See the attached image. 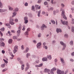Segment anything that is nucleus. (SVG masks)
Here are the masks:
<instances>
[{"label":"nucleus","instance_id":"nucleus-58","mask_svg":"<svg viewBox=\"0 0 74 74\" xmlns=\"http://www.w3.org/2000/svg\"><path fill=\"white\" fill-rule=\"evenodd\" d=\"M10 23V24H11L12 25H14V23L13 22H11V23Z\"/></svg>","mask_w":74,"mask_h":74},{"label":"nucleus","instance_id":"nucleus-59","mask_svg":"<svg viewBox=\"0 0 74 74\" xmlns=\"http://www.w3.org/2000/svg\"><path fill=\"white\" fill-rule=\"evenodd\" d=\"M8 33L10 35V36H11V32L10 31H8Z\"/></svg>","mask_w":74,"mask_h":74},{"label":"nucleus","instance_id":"nucleus-33","mask_svg":"<svg viewBox=\"0 0 74 74\" xmlns=\"http://www.w3.org/2000/svg\"><path fill=\"white\" fill-rule=\"evenodd\" d=\"M5 29L4 28V27H3L0 29V30L2 32H3L4 31Z\"/></svg>","mask_w":74,"mask_h":74},{"label":"nucleus","instance_id":"nucleus-9","mask_svg":"<svg viewBox=\"0 0 74 74\" xmlns=\"http://www.w3.org/2000/svg\"><path fill=\"white\" fill-rule=\"evenodd\" d=\"M62 24L63 25H67L68 24V21H64L62 22Z\"/></svg>","mask_w":74,"mask_h":74},{"label":"nucleus","instance_id":"nucleus-21","mask_svg":"<svg viewBox=\"0 0 74 74\" xmlns=\"http://www.w3.org/2000/svg\"><path fill=\"white\" fill-rule=\"evenodd\" d=\"M24 67H25V65L23 64H22L21 65V70H24Z\"/></svg>","mask_w":74,"mask_h":74},{"label":"nucleus","instance_id":"nucleus-4","mask_svg":"<svg viewBox=\"0 0 74 74\" xmlns=\"http://www.w3.org/2000/svg\"><path fill=\"white\" fill-rule=\"evenodd\" d=\"M18 29L19 30L17 31V33H21V29H22V25H21V24H20L19 27H18Z\"/></svg>","mask_w":74,"mask_h":74},{"label":"nucleus","instance_id":"nucleus-64","mask_svg":"<svg viewBox=\"0 0 74 74\" xmlns=\"http://www.w3.org/2000/svg\"><path fill=\"white\" fill-rule=\"evenodd\" d=\"M30 28H28L27 29V32H29L30 31Z\"/></svg>","mask_w":74,"mask_h":74},{"label":"nucleus","instance_id":"nucleus-49","mask_svg":"<svg viewBox=\"0 0 74 74\" xmlns=\"http://www.w3.org/2000/svg\"><path fill=\"white\" fill-rule=\"evenodd\" d=\"M35 62L36 63H39V60H36V61Z\"/></svg>","mask_w":74,"mask_h":74},{"label":"nucleus","instance_id":"nucleus-22","mask_svg":"<svg viewBox=\"0 0 74 74\" xmlns=\"http://www.w3.org/2000/svg\"><path fill=\"white\" fill-rule=\"evenodd\" d=\"M29 32H28V31H26L24 33V35L25 36H27L28 35H29Z\"/></svg>","mask_w":74,"mask_h":74},{"label":"nucleus","instance_id":"nucleus-28","mask_svg":"<svg viewBox=\"0 0 74 74\" xmlns=\"http://www.w3.org/2000/svg\"><path fill=\"white\" fill-rule=\"evenodd\" d=\"M0 8H3V4L1 3L0 0Z\"/></svg>","mask_w":74,"mask_h":74},{"label":"nucleus","instance_id":"nucleus-60","mask_svg":"<svg viewBox=\"0 0 74 74\" xmlns=\"http://www.w3.org/2000/svg\"><path fill=\"white\" fill-rule=\"evenodd\" d=\"M71 56H74V52H72L71 53Z\"/></svg>","mask_w":74,"mask_h":74},{"label":"nucleus","instance_id":"nucleus-20","mask_svg":"<svg viewBox=\"0 0 74 74\" xmlns=\"http://www.w3.org/2000/svg\"><path fill=\"white\" fill-rule=\"evenodd\" d=\"M60 44L61 45H62V46H63V45H65V44H64V42L62 41L60 42Z\"/></svg>","mask_w":74,"mask_h":74},{"label":"nucleus","instance_id":"nucleus-45","mask_svg":"<svg viewBox=\"0 0 74 74\" xmlns=\"http://www.w3.org/2000/svg\"><path fill=\"white\" fill-rule=\"evenodd\" d=\"M44 4H45V5H47L48 4V2L47 1L45 2H44Z\"/></svg>","mask_w":74,"mask_h":74},{"label":"nucleus","instance_id":"nucleus-52","mask_svg":"<svg viewBox=\"0 0 74 74\" xmlns=\"http://www.w3.org/2000/svg\"><path fill=\"white\" fill-rule=\"evenodd\" d=\"M3 60L4 61V62L5 63H8V61H6V60H5V59H3Z\"/></svg>","mask_w":74,"mask_h":74},{"label":"nucleus","instance_id":"nucleus-15","mask_svg":"<svg viewBox=\"0 0 74 74\" xmlns=\"http://www.w3.org/2000/svg\"><path fill=\"white\" fill-rule=\"evenodd\" d=\"M10 21L9 22V23H11V22H13L14 21V19L12 18H11V17H10Z\"/></svg>","mask_w":74,"mask_h":74},{"label":"nucleus","instance_id":"nucleus-50","mask_svg":"<svg viewBox=\"0 0 74 74\" xmlns=\"http://www.w3.org/2000/svg\"><path fill=\"white\" fill-rule=\"evenodd\" d=\"M21 58H17V60L18 61H21Z\"/></svg>","mask_w":74,"mask_h":74},{"label":"nucleus","instance_id":"nucleus-54","mask_svg":"<svg viewBox=\"0 0 74 74\" xmlns=\"http://www.w3.org/2000/svg\"><path fill=\"white\" fill-rule=\"evenodd\" d=\"M61 6L63 8V7H64V5L63 3H62L61 4Z\"/></svg>","mask_w":74,"mask_h":74},{"label":"nucleus","instance_id":"nucleus-16","mask_svg":"<svg viewBox=\"0 0 74 74\" xmlns=\"http://www.w3.org/2000/svg\"><path fill=\"white\" fill-rule=\"evenodd\" d=\"M50 71V70L49 69H47L46 68L44 70V72L47 73V72H49Z\"/></svg>","mask_w":74,"mask_h":74},{"label":"nucleus","instance_id":"nucleus-17","mask_svg":"<svg viewBox=\"0 0 74 74\" xmlns=\"http://www.w3.org/2000/svg\"><path fill=\"white\" fill-rule=\"evenodd\" d=\"M41 10H40L39 12H38V17L40 16V14H41Z\"/></svg>","mask_w":74,"mask_h":74},{"label":"nucleus","instance_id":"nucleus-1","mask_svg":"<svg viewBox=\"0 0 74 74\" xmlns=\"http://www.w3.org/2000/svg\"><path fill=\"white\" fill-rule=\"evenodd\" d=\"M64 14H65V11L64 9H63L62 11L61 15L62 16L63 18L64 19L67 20V17L66 16V15Z\"/></svg>","mask_w":74,"mask_h":74},{"label":"nucleus","instance_id":"nucleus-39","mask_svg":"<svg viewBox=\"0 0 74 74\" xmlns=\"http://www.w3.org/2000/svg\"><path fill=\"white\" fill-rule=\"evenodd\" d=\"M41 33H39L38 35V37H41Z\"/></svg>","mask_w":74,"mask_h":74},{"label":"nucleus","instance_id":"nucleus-48","mask_svg":"<svg viewBox=\"0 0 74 74\" xmlns=\"http://www.w3.org/2000/svg\"><path fill=\"white\" fill-rule=\"evenodd\" d=\"M22 30L24 31L25 30V26H23V29H22Z\"/></svg>","mask_w":74,"mask_h":74},{"label":"nucleus","instance_id":"nucleus-51","mask_svg":"<svg viewBox=\"0 0 74 74\" xmlns=\"http://www.w3.org/2000/svg\"><path fill=\"white\" fill-rule=\"evenodd\" d=\"M20 63L21 64H23V62L22 60H21L20 61Z\"/></svg>","mask_w":74,"mask_h":74},{"label":"nucleus","instance_id":"nucleus-30","mask_svg":"<svg viewBox=\"0 0 74 74\" xmlns=\"http://www.w3.org/2000/svg\"><path fill=\"white\" fill-rule=\"evenodd\" d=\"M61 59V62H62V64L64 63V60L62 58H60Z\"/></svg>","mask_w":74,"mask_h":74},{"label":"nucleus","instance_id":"nucleus-19","mask_svg":"<svg viewBox=\"0 0 74 74\" xmlns=\"http://www.w3.org/2000/svg\"><path fill=\"white\" fill-rule=\"evenodd\" d=\"M19 11V8H16L14 9V11L15 12H18Z\"/></svg>","mask_w":74,"mask_h":74},{"label":"nucleus","instance_id":"nucleus-41","mask_svg":"<svg viewBox=\"0 0 74 74\" xmlns=\"http://www.w3.org/2000/svg\"><path fill=\"white\" fill-rule=\"evenodd\" d=\"M51 22L53 24V25L55 24V22L54 20L51 21Z\"/></svg>","mask_w":74,"mask_h":74},{"label":"nucleus","instance_id":"nucleus-44","mask_svg":"<svg viewBox=\"0 0 74 74\" xmlns=\"http://www.w3.org/2000/svg\"><path fill=\"white\" fill-rule=\"evenodd\" d=\"M27 19H28V18H27V16L25 17L24 18V20H27Z\"/></svg>","mask_w":74,"mask_h":74},{"label":"nucleus","instance_id":"nucleus-57","mask_svg":"<svg viewBox=\"0 0 74 74\" xmlns=\"http://www.w3.org/2000/svg\"><path fill=\"white\" fill-rule=\"evenodd\" d=\"M50 10L51 11H53V8L51 7L50 8Z\"/></svg>","mask_w":74,"mask_h":74},{"label":"nucleus","instance_id":"nucleus-18","mask_svg":"<svg viewBox=\"0 0 74 74\" xmlns=\"http://www.w3.org/2000/svg\"><path fill=\"white\" fill-rule=\"evenodd\" d=\"M42 60L43 62H44L45 61H47V58L46 57H44L43 58H42Z\"/></svg>","mask_w":74,"mask_h":74},{"label":"nucleus","instance_id":"nucleus-11","mask_svg":"<svg viewBox=\"0 0 74 74\" xmlns=\"http://www.w3.org/2000/svg\"><path fill=\"white\" fill-rule=\"evenodd\" d=\"M0 43V46H1V47H4V45H5V44H4V42H1Z\"/></svg>","mask_w":74,"mask_h":74},{"label":"nucleus","instance_id":"nucleus-38","mask_svg":"<svg viewBox=\"0 0 74 74\" xmlns=\"http://www.w3.org/2000/svg\"><path fill=\"white\" fill-rule=\"evenodd\" d=\"M3 12H6L7 11V10L6 9H2Z\"/></svg>","mask_w":74,"mask_h":74},{"label":"nucleus","instance_id":"nucleus-7","mask_svg":"<svg viewBox=\"0 0 74 74\" xmlns=\"http://www.w3.org/2000/svg\"><path fill=\"white\" fill-rule=\"evenodd\" d=\"M47 26H45L44 24H43L42 26L41 27V29L42 30H44L45 28H47Z\"/></svg>","mask_w":74,"mask_h":74},{"label":"nucleus","instance_id":"nucleus-8","mask_svg":"<svg viewBox=\"0 0 74 74\" xmlns=\"http://www.w3.org/2000/svg\"><path fill=\"white\" fill-rule=\"evenodd\" d=\"M56 32L57 33H59V32H60V33H61L62 32V30L60 28H57L56 29Z\"/></svg>","mask_w":74,"mask_h":74},{"label":"nucleus","instance_id":"nucleus-55","mask_svg":"<svg viewBox=\"0 0 74 74\" xmlns=\"http://www.w3.org/2000/svg\"><path fill=\"white\" fill-rule=\"evenodd\" d=\"M7 69H4L2 70V72H4L5 71H7Z\"/></svg>","mask_w":74,"mask_h":74},{"label":"nucleus","instance_id":"nucleus-14","mask_svg":"<svg viewBox=\"0 0 74 74\" xmlns=\"http://www.w3.org/2000/svg\"><path fill=\"white\" fill-rule=\"evenodd\" d=\"M9 44H11V43H12V39H9L8 41Z\"/></svg>","mask_w":74,"mask_h":74},{"label":"nucleus","instance_id":"nucleus-10","mask_svg":"<svg viewBox=\"0 0 74 74\" xmlns=\"http://www.w3.org/2000/svg\"><path fill=\"white\" fill-rule=\"evenodd\" d=\"M29 51V49L28 47H26V50L24 51V53H26Z\"/></svg>","mask_w":74,"mask_h":74},{"label":"nucleus","instance_id":"nucleus-3","mask_svg":"<svg viewBox=\"0 0 74 74\" xmlns=\"http://www.w3.org/2000/svg\"><path fill=\"white\" fill-rule=\"evenodd\" d=\"M18 49V46L17 45L15 46L14 50H13L14 53H15L16 52H17Z\"/></svg>","mask_w":74,"mask_h":74},{"label":"nucleus","instance_id":"nucleus-62","mask_svg":"<svg viewBox=\"0 0 74 74\" xmlns=\"http://www.w3.org/2000/svg\"><path fill=\"white\" fill-rule=\"evenodd\" d=\"M71 4L72 5H74V1H73L71 2Z\"/></svg>","mask_w":74,"mask_h":74},{"label":"nucleus","instance_id":"nucleus-12","mask_svg":"<svg viewBox=\"0 0 74 74\" xmlns=\"http://www.w3.org/2000/svg\"><path fill=\"white\" fill-rule=\"evenodd\" d=\"M47 59H49L50 60H51V59H52V57H51V56L50 55L47 56Z\"/></svg>","mask_w":74,"mask_h":74},{"label":"nucleus","instance_id":"nucleus-26","mask_svg":"<svg viewBox=\"0 0 74 74\" xmlns=\"http://www.w3.org/2000/svg\"><path fill=\"white\" fill-rule=\"evenodd\" d=\"M71 31L73 33H74V26H73L71 27Z\"/></svg>","mask_w":74,"mask_h":74},{"label":"nucleus","instance_id":"nucleus-2","mask_svg":"<svg viewBox=\"0 0 74 74\" xmlns=\"http://www.w3.org/2000/svg\"><path fill=\"white\" fill-rule=\"evenodd\" d=\"M57 74H64V72L63 71H62L60 70L57 69Z\"/></svg>","mask_w":74,"mask_h":74},{"label":"nucleus","instance_id":"nucleus-42","mask_svg":"<svg viewBox=\"0 0 74 74\" xmlns=\"http://www.w3.org/2000/svg\"><path fill=\"white\" fill-rule=\"evenodd\" d=\"M5 66V64H2L1 65V67H2V68H4Z\"/></svg>","mask_w":74,"mask_h":74},{"label":"nucleus","instance_id":"nucleus-63","mask_svg":"<svg viewBox=\"0 0 74 74\" xmlns=\"http://www.w3.org/2000/svg\"><path fill=\"white\" fill-rule=\"evenodd\" d=\"M42 1V0H38V3H40V2H41Z\"/></svg>","mask_w":74,"mask_h":74},{"label":"nucleus","instance_id":"nucleus-31","mask_svg":"<svg viewBox=\"0 0 74 74\" xmlns=\"http://www.w3.org/2000/svg\"><path fill=\"white\" fill-rule=\"evenodd\" d=\"M13 39H14V40H16L17 39V36H14L13 37Z\"/></svg>","mask_w":74,"mask_h":74},{"label":"nucleus","instance_id":"nucleus-46","mask_svg":"<svg viewBox=\"0 0 74 74\" xmlns=\"http://www.w3.org/2000/svg\"><path fill=\"white\" fill-rule=\"evenodd\" d=\"M72 24H74V19L73 18L72 19Z\"/></svg>","mask_w":74,"mask_h":74},{"label":"nucleus","instance_id":"nucleus-61","mask_svg":"<svg viewBox=\"0 0 74 74\" xmlns=\"http://www.w3.org/2000/svg\"><path fill=\"white\" fill-rule=\"evenodd\" d=\"M43 64L42 63L41 64H40L39 65L40 67H42V65Z\"/></svg>","mask_w":74,"mask_h":74},{"label":"nucleus","instance_id":"nucleus-23","mask_svg":"<svg viewBox=\"0 0 74 74\" xmlns=\"http://www.w3.org/2000/svg\"><path fill=\"white\" fill-rule=\"evenodd\" d=\"M5 26H10V27H9V28L10 29L11 28V25H10L9 24L6 23L5 24Z\"/></svg>","mask_w":74,"mask_h":74},{"label":"nucleus","instance_id":"nucleus-47","mask_svg":"<svg viewBox=\"0 0 74 74\" xmlns=\"http://www.w3.org/2000/svg\"><path fill=\"white\" fill-rule=\"evenodd\" d=\"M4 39L2 38H0V41H4Z\"/></svg>","mask_w":74,"mask_h":74},{"label":"nucleus","instance_id":"nucleus-32","mask_svg":"<svg viewBox=\"0 0 74 74\" xmlns=\"http://www.w3.org/2000/svg\"><path fill=\"white\" fill-rule=\"evenodd\" d=\"M64 37H65V38H68V35L67 34H64Z\"/></svg>","mask_w":74,"mask_h":74},{"label":"nucleus","instance_id":"nucleus-36","mask_svg":"<svg viewBox=\"0 0 74 74\" xmlns=\"http://www.w3.org/2000/svg\"><path fill=\"white\" fill-rule=\"evenodd\" d=\"M9 10L10 11H12V10H13V8L11 7H10L9 8Z\"/></svg>","mask_w":74,"mask_h":74},{"label":"nucleus","instance_id":"nucleus-53","mask_svg":"<svg viewBox=\"0 0 74 74\" xmlns=\"http://www.w3.org/2000/svg\"><path fill=\"white\" fill-rule=\"evenodd\" d=\"M53 70H52L51 69V71L50 72V73L51 74H54V73L53 72Z\"/></svg>","mask_w":74,"mask_h":74},{"label":"nucleus","instance_id":"nucleus-43","mask_svg":"<svg viewBox=\"0 0 74 74\" xmlns=\"http://www.w3.org/2000/svg\"><path fill=\"white\" fill-rule=\"evenodd\" d=\"M25 22H24V23L26 24L28 22V20H24Z\"/></svg>","mask_w":74,"mask_h":74},{"label":"nucleus","instance_id":"nucleus-13","mask_svg":"<svg viewBox=\"0 0 74 74\" xmlns=\"http://www.w3.org/2000/svg\"><path fill=\"white\" fill-rule=\"evenodd\" d=\"M66 47V44H65V45L63 46L62 48V51H64Z\"/></svg>","mask_w":74,"mask_h":74},{"label":"nucleus","instance_id":"nucleus-56","mask_svg":"<svg viewBox=\"0 0 74 74\" xmlns=\"http://www.w3.org/2000/svg\"><path fill=\"white\" fill-rule=\"evenodd\" d=\"M21 49H22V50H23V49H24V46H23V45H22L21 46Z\"/></svg>","mask_w":74,"mask_h":74},{"label":"nucleus","instance_id":"nucleus-37","mask_svg":"<svg viewBox=\"0 0 74 74\" xmlns=\"http://www.w3.org/2000/svg\"><path fill=\"white\" fill-rule=\"evenodd\" d=\"M24 5L25 7H27V6H28V3L27 2H26L25 3Z\"/></svg>","mask_w":74,"mask_h":74},{"label":"nucleus","instance_id":"nucleus-5","mask_svg":"<svg viewBox=\"0 0 74 74\" xmlns=\"http://www.w3.org/2000/svg\"><path fill=\"white\" fill-rule=\"evenodd\" d=\"M37 48L39 49L41 48V42L38 43L36 45Z\"/></svg>","mask_w":74,"mask_h":74},{"label":"nucleus","instance_id":"nucleus-40","mask_svg":"<svg viewBox=\"0 0 74 74\" xmlns=\"http://www.w3.org/2000/svg\"><path fill=\"white\" fill-rule=\"evenodd\" d=\"M51 70H53V71H55L56 70V68L55 67H54L52 69H51Z\"/></svg>","mask_w":74,"mask_h":74},{"label":"nucleus","instance_id":"nucleus-35","mask_svg":"<svg viewBox=\"0 0 74 74\" xmlns=\"http://www.w3.org/2000/svg\"><path fill=\"white\" fill-rule=\"evenodd\" d=\"M38 5H35V9L36 10H38Z\"/></svg>","mask_w":74,"mask_h":74},{"label":"nucleus","instance_id":"nucleus-24","mask_svg":"<svg viewBox=\"0 0 74 74\" xmlns=\"http://www.w3.org/2000/svg\"><path fill=\"white\" fill-rule=\"evenodd\" d=\"M13 15L12 16V17H14L15 16H16V12H14L13 13Z\"/></svg>","mask_w":74,"mask_h":74},{"label":"nucleus","instance_id":"nucleus-27","mask_svg":"<svg viewBox=\"0 0 74 74\" xmlns=\"http://www.w3.org/2000/svg\"><path fill=\"white\" fill-rule=\"evenodd\" d=\"M35 8L34 7V6L33 5L32 7V10L33 11H35V10H34Z\"/></svg>","mask_w":74,"mask_h":74},{"label":"nucleus","instance_id":"nucleus-6","mask_svg":"<svg viewBox=\"0 0 74 74\" xmlns=\"http://www.w3.org/2000/svg\"><path fill=\"white\" fill-rule=\"evenodd\" d=\"M26 66L27 67L25 69V71H27V70L29 69V67H30L29 64V63H27Z\"/></svg>","mask_w":74,"mask_h":74},{"label":"nucleus","instance_id":"nucleus-25","mask_svg":"<svg viewBox=\"0 0 74 74\" xmlns=\"http://www.w3.org/2000/svg\"><path fill=\"white\" fill-rule=\"evenodd\" d=\"M69 43L71 45H73V40H71L70 42Z\"/></svg>","mask_w":74,"mask_h":74},{"label":"nucleus","instance_id":"nucleus-34","mask_svg":"<svg viewBox=\"0 0 74 74\" xmlns=\"http://www.w3.org/2000/svg\"><path fill=\"white\" fill-rule=\"evenodd\" d=\"M43 48H45V49H48V47H47V46H45V45L43 46Z\"/></svg>","mask_w":74,"mask_h":74},{"label":"nucleus","instance_id":"nucleus-29","mask_svg":"<svg viewBox=\"0 0 74 74\" xmlns=\"http://www.w3.org/2000/svg\"><path fill=\"white\" fill-rule=\"evenodd\" d=\"M29 56H30V53H27V55H26V56L27 58H29Z\"/></svg>","mask_w":74,"mask_h":74}]
</instances>
